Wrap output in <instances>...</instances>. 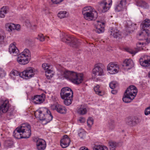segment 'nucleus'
I'll use <instances>...</instances> for the list:
<instances>
[{
	"label": "nucleus",
	"instance_id": "nucleus-59",
	"mask_svg": "<svg viewBox=\"0 0 150 150\" xmlns=\"http://www.w3.org/2000/svg\"><path fill=\"white\" fill-rule=\"evenodd\" d=\"M111 93L113 94H115L117 93V91L116 90H112Z\"/></svg>",
	"mask_w": 150,
	"mask_h": 150
},
{
	"label": "nucleus",
	"instance_id": "nucleus-62",
	"mask_svg": "<svg viewBox=\"0 0 150 150\" xmlns=\"http://www.w3.org/2000/svg\"><path fill=\"white\" fill-rule=\"evenodd\" d=\"M127 28H130L131 27H132V25H130L129 26L128 25H127Z\"/></svg>",
	"mask_w": 150,
	"mask_h": 150
},
{
	"label": "nucleus",
	"instance_id": "nucleus-8",
	"mask_svg": "<svg viewBox=\"0 0 150 150\" xmlns=\"http://www.w3.org/2000/svg\"><path fill=\"white\" fill-rule=\"evenodd\" d=\"M9 108V103L8 100L0 99V117L2 113L6 112Z\"/></svg>",
	"mask_w": 150,
	"mask_h": 150
},
{
	"label": "nucleus",
	"instance_id": "nucleus-54",
	"mask_svg": "<svg viewBox=\"0 0 150 150\" xmlns=\"http://www.w3.org/2000/svg\"><path fill=\"white\" fill-rule=\"evenodd\" d=\"M79 120L81 123L84 122L86 121V120L85 118L82 117H80Z\"/></svg>",
	"mask_w": 150,
	"mask_h": 150
},
{
	"label": "nucleus",
	"instance_id": "nucleus-41",
	"mask_svg": "<svg viewBox=\"0 0 150 150\" xmlns=\"http://www.w3.org/2000/svg\"><path fill=\"white\" fill-rule=\"evenodd\" d=\"M118 86L117 83L115 81H113L110 83L109 86L110 88L113 89L115 88Z\"/></svg>",
	"mask_w": 150,
	"mask_h": 150
},
{
	"label": "nucleus",
	"instance_id": "nucleus-52",
	"mask_svg": "<svg viewBox=\"0 0 150 150\" xmlns=\"http://www.w3.org/2000/svg\"><path fill=\"white\" fill-rule=\"evenodd\" d=\"M40 120L41 121V123L43 125H46L49 122L47 121V120H46V119L41 120Z\"/></svg>",
	"mask_w": 150,
	"mask_h": 150
},
{
	"label": "nucleus",
	"instance_id": "nucleus-43",
	"mask_svg": "<svg viewBox=\"0 0 150 150\" xmlns=\"http://www.w3.org/2000/svg\"><path fill=\"white\" fill-rule=\"evenodd\" d=\"M87 125L89 127H91L93 124V120L91 117L88 118L87 120Z\"/></svg>",
	"mask_w": 150,
	"mask_h": 150
},
{
	"label": "nucleus",
	"instance_id": "nucleus-17",
	"mask_svg": "<svg viewBox=\"0 0 150 150\" xmlns=\"http://www.w3.org/2000/svg\"><path fill=\"white\" fill-rule=\"evenodd\" d=\"M96 31L100 33L104 32V23L99 21H96L95 22Z\"/></svg>",
	"mask_w": 150,
	"mask_h": 150
},
{
	"label": "nucleus",
	"instance_id": "nucleus-56",
	"mask_svg": "<svg viewBox=\"0 0 150 150\" xmlns=\"http://www.w3.org/2000/svg\"><path fill=\"white\" fill-rule=\"evenodd\" d=\"M4 36L0 35V43H2L4 42Z\"/></svg>",
	"mask_w": 150,
	"mask_h": 150
},
{
	"label": "nucleus",
	"instance_id": "nucleus-16",
	"mask_svg": "<svg viewBox=\"0 0 150 150\" xmlns=\"http://www.w3.org/2000/svg\"><path fill=\"white\" fill-rule=\"evenodd\" d=\"M50 112L47 108H41L38 109V118L40 120H44L47 112Z\"/></svg>",
	"mask_w": 150,
	"mask_h": 150
},
{
	"label": "nucleus",
	"instance_id": "nucleus-57",
	"mask_svg": "<svg viewBox=\"0 0 150 150\" xmlns=\"http://www.w3.org/2000/svg\"><path fill=\"white\" fill-rule=\"evenodd\" d=\"M33 140L34 142H36V147L38 148V139L37 138L34 137L33 138Z\"/></svg>",
	"mask_w": 150,
	"mask_h": 150
},
{
	"label": "nucleus",
	"instance_id": "nucleus-51",
	"mask_svg": "<svg viewBox=\"0 0 150 150\" xmlns=\"http://www.w3.org/2000/svg\"><path fill=\"white\" fill-rule=\"evenodd\" d=\"M150 114V108L149 107L146 108L145 110V114L148 115Z\"/></svg>",
	"mask_w": 150,
	"mask_h": 150
},
{
	"label": "nucleus",
	"instance_id": "nucleus-45",
	"mask_svg": "<svg viewBox=\"0 0 150 150\" xmlns=\"http://www.w3.org/2000/svg\"><path fill=\"white\" fill-rule=\"evenodd\" d=\"M38 98V95L35 96L33 97H32L31 99L33 102L35 104H38V100L36 99Z\"/></svg>",
	"mask_w": 150,
	"mask_h": 150
},
{
	"label": "nucleus",
	"instance_id": "nucleus-26",
	"mask_svg": "<svg viewBox=\"0 0 150 150\" xmlns=\"http://www.w3.org/2000/svg\"><path fill=\"white\" fill-rule=\"evenodd\" d=\"M111 33V35L115 38H119L121 35V32L116 29L112 30Z\"/></svg>",
	"mask_w": 150,
	"mask_h": 150
},
{
	"label": "nucleus",
	"instance_id": "nucleus-22",
	"mask_svg": "<svg viewBox=\"0 0 150 150\" xmlns=\"http://www.w3.org/2000/svg\"><path fill=\"white\" fill-rule=\"evenodd\" d=\"M46 146V143L45 140L38 138V150H44Z\"/></svg>",
	"mask_w": 150,
	"mask_h": 150
},
{
	"label": "nucleus",
	"instance_id": "nucleus-39",
	"mask_svg": "<svg viewBox=\"0 0 150 150\" xmlns=\"http://www.w3.org/2000/svg\"><path fill=\"white\" fill-rule=\"evenodd\" d=\"M67 12L66 11H61L59 12L58 14V16L60 18H62L66 17Z\"/></svg>",
	"mask_w": 150,
	"mask_h": 150
},
{
	"label": "nucleus",
	"instance_id": "nucleus-23",
	"mask_svg": "<svg viewBox=\"0 0 150 150\" xmlns=\"http://www.w3.org/2000/svg\"><path fill=\"white\" fill-rule=\"evenodd\" d=\"M134 98L132 97L130 95L125 93L122 98V100L125 103H128L131 102Z\"/></svg>",
	"mask_w": 150,
	"mask_h": 150
},
{
	"label": "nucleus",
	"instance_id": "nucleus-34",
	"mask_svg": "<svg viewBox=\"0 0 150 150\" xmlns=\"http://www.w3.org/2000/svg\"><path fill=\"white\" fill-rule=\"evenodd\" d=\"M52 118L53 116L50 111V112L47 113L46 115L45 116L44 119H46V120H47V121L50 122L52 120Z\"/></svg>",
	"mask_w": 150,
	"mask_h": 150
},
{
	"label": "nucleus",
	"instance_id": "nucleus-42",
	"mask_svg": "<svg viewBox=\"0 0 150 150\" xmlns=\"http://www.w3.org/2000/svg\"><path fill=\"white\" fill-rule=\"evenodd\" d=\"M126 123L127 125L130 126H134L133 119H131L129 118L127 119L126 120Z\"/></svg>",
	"mask_w": 150,
	"mask_h": 150
},
{
	"label": "nucleus",
	"instance_id": "nucleus-50",
	"mask_svg": "<svg viewBox=\"0 0 150 150\" xmlns=\"http://www.w3.org/2000/svg\"><path fill=\"white\" fill-rule=\"evenodd\" d=\"M52 2L54 4H59L64 0H51Z\"/></svg>",
	"mask_w": 150,
	"mask_h": 150
},
{
	"label": "nucleus",
	"instance_id": "nucleus-32",
	"mask_svg": "<svg viewBox=\"0 0 150 150\" xmlns=\"http://www.w3.org/2000/svg\"><path fill=\"white\" fill-rule=\"evenodd\" d=\"M94 10L91 6H87L84 7L82 10V14L84 15V13L87 12H90V11Z\"/></svg>",
	"mask_w": 150,
	"mask_h": 150
},
{
	"label": "nucleus",
	"instance_id": "nucleus-47",
	"mask_svg": "<svg viewBox=\"0 0 150 150\" xmlns=\"http://www.w3.org/2000/svg\"><path fill=\"white\" fill-rule=\"evenodd\" d=\"M114 122L113 121H111L109 124V127L111 129H113L115 127Z\"/></svg>",
	"mask_w": 150,
	"mask_h": 150
},
{
	"label": "nucleus",
	"instance_id": "nucleus-58",
	"mask_svg": "<svg viewBox=\"0 0 150 150\" xmlns=\"http://www.w3.org/2000/svg\"><path fill=\"white\" fill-rule=\"evenodd\" d=\"M79 150H88V148L86 146H82L81 147Z\"/></svg>",
	"mask_w": 150,
	"mask_h": 150
},
{
	"label": "nucleus",
	"instance_id": "nucleus-24",
	"mask_svg": "<svg viewBox=\"0 0 150 150\" xmlns=\"http://www.w3.org/2000/svg\"><path fill=\"white\" fill-rule=\"evenodd\" d=\"M73 95H71L70 97H68V98L62 99H64V104L67 106H68L71 104L73 100Z\"/></svg>",
	"mask_w": 150,
	"mask_h": 150
},
{
	"label": "nucleus",
	"instance_id": "nucleus-25",
	"mask_svg": "<svg viewBox=\"0 0 150 150\" xmlns=\"http://www.w3.org/2000/svg\"><path fill=\"white\" fill-rule=\"evenodd\" d=\"M5 28L8 31L11 32L15 28V24L12 23H6L5 25Z\"/></svg>",
	"mask_w": 150,
	"mask_h": 150
},
{
	"label": "nucleus",
	"instance_id": "nucleus-14",
	"mask_svg": "<svg viewBox=\"0 0 150 150\" xmlns=\"http://www.w3.org/2000/svg\"><path fill=\"white\" fill-rule=\"evenodd\" d=\"M125 92L127 95L128 94L134 98L137 93V90L135 86L131 85L127 88Z\"/></svg>",
	"mask_w": 150,
	"mask_h": 150
},
{
	"label": "nucleus",
	"instance_id": "nucleus-28",
	"mask_svg": "<svg viewBox=\"0 0 150 150\" xmlns=\"http://www.w3.org/2000/svg\"><path fill=\"white\" fill-rule=\"evenodd\" d=\"M109 144L110 150H115L117 144L115 142L110 141L109 142Z\"/></svg>",
	"mask_w": 150,
	"mask_h": 150
},
{
	"label": "nucleus",
	"instance_id": "nucleus-10",
	"mask_svg": "<svg viewBox=\"0 0 150 150\" xmlns=\"http://www.w3.org/2000/svg\"><path fill=\"white\" fill-rule=\"evenodd\" d=\"M73 95V92L69 87H65L62 88L61 90L60 96L62 99H64Z\"/></svg>",
	"mask_w": 150,
	"mask_h": 150
},
{
	"label": "nucleus",
	"instance_id": "nucleus-4",
	"mask_svg": "<svg viewBox=\"0 0 150 150\" xmlns=\"http://www.w3.org/2000/svg\"><path fill=\"white\" fill-rule=\"evenodd\" d=\"M61 40L74 48H76L79 46L80 42L77 38L72 37L64 33H62L60 35Z\"/></svg>",
	"mask_w": 150,
	"mask_h": 150
},
{
	"label": "nucleus",
	"instance_id": "nucleus-12",
	"mask_svg": "<svg viewBox=\"0 0 150 150\" xmlns=\"http://www.w3.org/2000/svg\"><path fill=\"white\" fill-rule=\"evenodd\" d=\"M51 108L52 110H56L58 113L62 114H65L67 110L65 106L58 104L51 105Z\"/></svg>",
	"mask_w": 150,
	"mask_h": 150
},
{
	"label": "nucleus",
	"instance_id": "nucleus-7",
	"mask_svg": "<svg viewBox=\"0 0 150 150\" xmlns=\"http://www.w3.org/2000/svg\"><path fill=\"white\" fill-rule=\"evenodd\" d=\"M99 6L103 13L109 10L112 4V0H103L99 2Z\"/></svg>",
	"mask_w": 150,
	"mask_h": 150
},
{
	"label": "nucleus",
	"instance_id": "nucleus-35",
	"mask_svg": "<svg viewBox=\"0 0 150 150\" xmlns=\"http://www.w3.org/2000/svg\"><path fill=\"white\" fill-rule=\"evenodd\" d=\"M77 112L80 115H83L86 113L87 110L85 108L81 107L78 110Z\"/></svg>",
	"mask_w": 150,
	"mask_h": 150
},
{
	"label": "nucleus",
	"instance_id": "nucleus-33",
	"mask_svg": "<svg viewBox=\"0 0 150 150\" xmlns=\"http://www.w3.org/2000/svg\"><path fill=\"white\" fill-rule=\"evenodd\" d=\"M7 13V10L5 6H3L0 10V17L3 18L5 17V14Z\"/></svg>",
	"mask_w": 150,
	"mask_h": 150
},
{
	"label": "nucleus",
	"instance_id": "nucleus-44",
	"mask_svg": "<svg viewBox=\"0 0 150 150\" xmlns=\"http://www.w3.org/2000/svg\"><path fill=\"white\" fill-rule=\"evenodd\" d=\"M42 67L46 71L51 68V66L48 65V64L46 63L43 64L42 65Z\"/></svg>",
	"mask_w": 150,
	"mask_h": 150
},
{
	"label": "nucleus",
	"instance_id": "nucleus-55",
	"mask_svg": "<svg viewBox=\"0 0 150 150\" xmlns=\"http://www.w3.org/2000/svg\"><path fill=\"white\" fill-rule=\"evenodd\" d=\"M20 26L19 24H17L16 25H15V28L14 30H20Z\"/></svg>",
	"mask_w": 150,
	"mask_h": 150
},
{
	"label": "nucleus",
	"instance_id": "nucleus-29",
	"mask_svg": "<svg viewBox=\"0 0 150 150\" xmlns=\"http://www.w3.org/2000/svg\"><path fill=\"white\" fill-rule=\"evenodd\" d=\"M136 2L137 6L144 8L146 6V3L142 0H137Z\"/></svg>",
	"mask_w": 150,
	"mask_h": 150
},
{
	"label": "nucleus",
	"instance_id": "nucleus-31",
	"mask_svg": "<svg viewBox=\"0 0 150 150\" xmlns=\"http://www.w3.org/2000/svg\"><path fill=\"white\" fill-rule=\"evenodd\" d=\"M45 95L42 93L41 95H38V104H40L45 100Z\"/></svg>",
	"mask_w": 150,
	"mask_h": 150
},
{
	"label": "nucleus",
	"instance_id": "nucleus-19",
	"mask_svg": "<svg viewBox=\"0 0 150 150\" xmlns=\"http://www.w3.org/2000/svg\"><path fill=\"white\" fill-rule=\"evenodd\" d=\"M126 4V0H121L120 3L116 6L115 10L116 11L120 12L123 10Z\"/></svg>",
	"mask_w": 150,
	"mask_h": 150
},
{
	"label": "nucleus",
	"instance_id": "nucleus-2",
	"mask_svg": "<svg viewBox=\"0 0 150 150\" xmlns=\"http://www.w3.org/2000/svg\"><path fill=\"white\" fill-rule=\"evenodd\" d=\"M63 76L66 79L76 84H80L83 80L82 74L78 73L73 71L65 70L63 71Z\"/></svg>",
	"mask_w": 150,
	"mask_h": 150
},
{
	"label": "nucleus",
	"instance_id": "nucleus-9",
	"mask_svg": "<svg viewBox=\"0 0 150 150\" xmlns=\"http://www.w3.org/2000/svg\"><path fill=\"white\" fill-rule=\"evenodd\" d=\"M140 65L146 68H150V56L144 55L139 59Z\"/></svg>",
	"mask_w": 150,
	"mask_h": 150
},
{
	"label": "nucleus",
	"instance_id": "nucleus-37",
	"mask_svg": "<svg viewBox=\"0 0 150 150\" xmlns=\"http://www.w3.org/2000/svg\"><path fill=\"white\" fill-rule=\"evenodd\" d=\"M21 72H19L18 71L14 70L12 71L10 73L11 76H12L13 75L14 76H19L20 77L22 78V76L20 75Z\"/></svg>",
	"mask_w": 150,
	"mask_h": 150
},
{
	"label": "nucleus",
	"instance_id": "nucleus-61",
	"mask_svg": "<svg viewBox=\"0 0 150 150\" xmlns=\"http://www.w3.org/2000/svg\"><path fill=\"white\" fill-rule=\"evenodd\" d=\"M37 110H36L34 112V115H35V117L36 118H37V117L36 116H37V115H36V112L37 111Z\"/></svg>",
	"mask_w": 150,
	"mask_h": 150
},
{
	"label": "nucleus",
	"instance_id": "nucleus-40",
	"mask_svg": "<svg viewBox=\"0 0 150 150\" xmlns=\"http://www.w3.org/2000/svg\"><path fill=\"white\" fill-rule=\"evenodd\" d=\"M13 142L8 140H7L5 142L4 144L5 146L6 147H11L13 145Z\"/></svg>",
	"mask_w": 150,
	"mask_h": 150
},
{
	"label": "nucleus",
	"instance_id": "nucleus-36",
	"mask_svg": "<svg viewBox=\"0 0 150 150\" xmlns=\"http://www.w3.org/2000/svg\"><path fill=\"white\" fill-rule=\"evenodd\" d=\"M20 54H22V55H24L28 57H29L30 58V52L28 49H25L24 51Z\"/></svg>",
	"mask_w": 150,
	"mask_h": 150
},
{
	"label": "nucleus",
	"instance_id": "nucleus-3",
	"mask_svg": "<svg viewBox=\"0 0 150 150\" xmlns=\"http://www.w3.org/2000/svg\"><path fill=\"white\" fill-rule=\"evenodd\" d=\"M150 25V20L148 19H145L140 25L142 32L137 35V38L139 40H150V31L146 29Z\"/></svg>",
	"mask_w": 150,
	"mask_h": 150
},
{
	"label": "nucleus",
	"instance_id": "nucleus-15",
	"mask_svg": "<svg viewBox=\"0 0 150 150\" xmlns=\"http://www.w3.org/2000/svg\"><path fill=\"white\" fill-rule=\"evenodd\" d=\"M30 59L29 57H28L19 54L17 59L18 62L20 64L25 65L28 63Z\"/></svg>",
	"mask_w": 150,
	"mask_h": 150
},
{
	"label": "nucleus",
	"instance_id": "nucleus-60",
	"mask_svg": "<svg viewBox=\"0 0 150 150\" xmlns=\"http://www.w3.org/2000/svg\"><path fill=\"white\" fill-rule=\"evenodd\" d=\"M129 53L132 54H135L137 52L132 51H131L129 52Z\"/></svg>",
	"mask_w": 150,
	"mask_h": 150
},
{
	"label": "nucleus",
	"instance_id": "nucleus-13",
	"mask_svg": "<svg viewBox=\"0 0 150 150\" xmlns=\"http://www.w3.org/2000/svg\"><path fill=\"white\" fill-rule=\"evenodd\" d=\"M107 69L110 74H114L118 72L119 67L117 64L114 62H112L108 64L107 67Z\"/></svg>",
	"mask_w": 150,
	"mask_h": 150
},
{
	"label": "nucleus",
	"instance_id": "nucleus-27",
	"mask_svg": "<svg viewBox=\"0 0 150 150\" xmlns=\"http://www.w3.org/2000/svg\"><path fill=\"white\" fill-rule=\"evenodd\" d=\"M51 68L45 71V75L48 79H50L53 76L54 74L52 70H51Z\"/></svg>",
	"mask_w": 150,
	"mask_h": 150
},
{
	"label": "nucleus",
	"instance_id": "nucleus-6",
	"mask_svg": "<svg viewBox=\"0 0 150 150\" xmlns=\"http://www.w3.org/2000/svg\"><path fill=\"white\" fill-rule=\"evenodd\" d=\"M35 72V69L32 67L27 68L23 71L21 72L20 75L22 78L28 79L34 76Z\"/></svg>",
	"mask_w": 150,
	"mask_h": 150
},
{
	"label": "nucleus",
	"instance_id": "nucleus-49",
	"mask_svg": "<svg viewBox=\"0 0 150 150\" xmlns=\"http://www.w3.org/2000/svg\"><path fill=\"white\" fill-rule=\"evenodd\" d=\"M144 45H145V44L144 42H138L137 44V46L138 48H140L143 47Z\"/></svg>",
	"mask_w": 150,
	"mask_h": 150
},
{
	"label": "nucleus",
	"instance_id": "nucleus-5",
	"mask_svg": "<svg viewBox=\"0 0 150 150\" xmlns=\"http://www.w3.org/2000/svg\"><path fill=\"white\" fill-rule=\"evenodd\" d=\"M104 75L103 69L98 65H95L92 71V79L95 81H99L100 79L99 76Z\"/></svg>",
	"mask_w": 150,
	"mask_h": 150
},
{
	"label": "nucleus",
	"instance_id": "nucleus-30",
	"mask_svg": "<svg viewBox=\"0 0 150 150\" xmlns=\"http://www.w3.org/2000/svg\"><path fill=\"white\" fill-rule=\"evenodd\" d=\"M93 150H108L107 147L105 146H102L100 145H96L93 147Z\"/></svg>",
	"mask_w": 150,
	"mask_h": 150
},
{
	"label": "nucleus",
	"instance_id": "nucleus-38",
	"mask_svg": "<svg viewBox=\"0 0 150 150\" xmlns=\"http://www.w3.org/2000/svg\"><path fill=\"white\" fill-rule=\"evenodd\" d=\"M99 86L97 85L94 87V90L96 94H98L99 96H102L101 92L99 90Z\"/></svg>",
	"mask_w": 150,
	"mask_h": 150
},
{
	"label": "nucleus",
	"instance_id": "nucleus-46",
	"mask_svg": "<svg viewBox=\"0 0 150 150\" xmlns=\"http://www.w3.org/2000/svg\"><path fill=\"white\" fill-rule=\"evenodd\" d=\"M38 39L41 42H43L45 40V38L42 34L38 35Z\"/></svg>",
	"mask_w": 150,
	"mask_h": 150
},
{
	"label": "nucleus",
	"instance_id": "nucleus-63",
	"mask_svg": "<svg viewBox=\"0 0 150 150\" xmlns=\"http://www.w3.org/2000/svg\"><path fill=\"white\" fill-rule=\"evenodd\" d=\"M148 75L149 77L150 78V71L149 72Z\"/></svg>",
	"mask_w": 150,
	"mask_h": 150
},
{
	"label": "nucleus",
	"instance_id": "nucleus-18",
	"mask_svg": "<svg viewBox=\"0 0 150 150\" xmlns=\"http://www.w3.org/2000/svg\"><path fill=\"white\" fill-rule=\"evenodd\" d=\"M70 140L67 135H65L63 137V138L60 141V144L62 148H65L69 144Z\"/></svg>",
	"mask_w": 150,
	"mask_h": 150
},
{
	"label": "nucleus",
	"instance_id": "nucleus-21",
	"mask_svg": "<svg viewBox=\"0 0 150 150\" xmlns=\"http://www.w3.org/2000/svg\"><path fill=\"white\" fill-rule=\"evenodd\" d=\"M15 43L14 42L11 44L9 46V51L10 53H12L15 54V55L18 54L19 53V50L15 46Z\"/></svg>",
	"mask_w": 150,
	"mask_h": 150
},
{
	"label": "nucleus",
	"instance_id": "nucleus-53",
	"mask_svg": "<svg viewBox=\"0 0 150 150\" xmlns=\"http://www.w3.org/2000/svg\"><path fill=\"white\" fill-rule=\"evenodd\" d=\"M2 70V69H0V77H3L5 74V73L4 71Z\"/></svg>",
	"mask_w": 150,
	"mask_h": 150
},
{
	"label": "nucleus",
	"instance_id": "nucleus-64",
	"mask_svg": "<svg viewBox=\"0 0 150 150\" xmlns=\"http://www.w3.org/2000/svg\"><path fill=\"white\" fill-rule=\"evenodd\" d=\"M33 26L35 27V28H36V25H34Z\"/></svg>",
	"mask_w": 150,
	"mask_h": 150
},
{
	"label": "nucleus",
	"instance_id": "nucleus-1",
	"mask_svg": "<svg viewBox=\"0 0 150 150\" xmlns=\"http://www.w3.org/2000/svg\"><path fill=\"white\" fill-rule=\"evenodd\" d=\"M30 126L28 123H23L16 128L13 136L16 139L28 138L31 135Z\"/></svg>",
	"mask_w": 150,
	"mask_h": 150
},
{
	"label": "nucleus",
	"instance_id": "nucleus-11",
	"mask_svg": "<svg viewBox=\"0 0 150 150\" xmlns=\"http://www.w3.org/2000/svg\"><path fill=\"white\" fill-rule=\"evenodd\" d=\"M84 17L86 20L91 21L95 20L98 17V13L95 10L84 13Z\"/></svg>",
	"mask_w": 150,
	"mask_h": 150
},
{
	"label": "nucleus",
	"instance_id": "nucleus-20",
	"mask_svg": "<svg viewBox=\"0 0 150 150\" xmlns=\"http://www.w3.org/2000/svg\"><path fill=\"white\" fill-rule=\"evenodd\" d=\"M122 65L127 67L128 69H130L134 67V64L132 59H126L124 61Z\"/></svg>",
	"mask_w": 150,
	"mask_h": 150
},
{
	"label": "nucleus",
	"instance_id": "nucleus-48",
	"mask_svg": "<svg viewBox=\"0 0 150 150\" xmlns=\"http://www.w3.org/2000/svg\"><path fill=\"white\" fill-rule=\"evenodd\" d=\"M134 126L139 122V120L137 117H136L133 119Z\"/></svg>",
	"mask_w": 150,
	"mask_h": 150
}]
</instances>
